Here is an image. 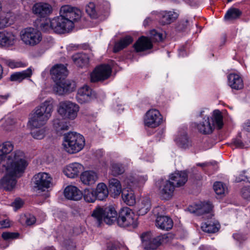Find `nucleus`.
<instances>
[{
  "instance_id": "53",
  "label": "nucleus",
  "mask_w": 250,
  "mask_h": 250,
  "mask_svg": "<svg viewBox=\"0 0 250 250\" xmlns=\"http://www.w3.org/2000/svg\"><path fill=\"white\" fill-rule=\"evenodd\" d=\"M242 196L244 198L250 199V187H244L241 190Z\"/></svg>"
},
{
  "instance_id": "28",
  "label": "nucleus",
  "mask_w": 250,
  "mask_h": 250,
  "mask_svg": "<svg viewBox=\"0 0 250 250\" xmlns=\"http://www.w3.org/2000/svg\"><path fill=\"white\" fill-rule=\"evenodd\" d=\"M16 39L15 36L11 32L5 31L0 32V45L1 46H9L14 44Z\"/></svg>"
},
{
  "instance_id": "2",
  "label": "nucleus",
  "mask_w": 250,
  "mask_h": 250,
  "mask_svg": "<svg viewBox=\"0 0 250 250\" xmlns=\"http://www.w3.org/2000/svg\"><path fill=\"white\" fill-rule=\"evenodd\" d=\"M53 111V105L48 101H45L37 106L28 121L29 125L33 128H40L45 125L50 119Z\"/></svg>"
},
{
  "instance_id": "12",
  "label": "nucleus",
  "mask_w": 250,
  "mask_h": 250,
  "mask_svg": "<svg viewBox=\"0 0 250 250\" xmlns=\"http://www.w3.org/2000/svg\"><path fill=\"white\" fill-rule=\"evenodd\" d=\"M112 69L108 64H102L97 67L91 74V81L97 82L107 79L111 75Z\"/></svg>"
},
{
  "instance_id": "49",
  "label": "nucleus",
  "mask_w": 250,
  "mask_h": 250,
  "mask_svg": "<svg viewBox=\"0 0 250 250\" xmlns=\"http://www.w3.org/2000/svg\"><path fill=\"white\" fill-rule=\"evenodd\" d=\"M45 128H41L40 129L34 130L31 132L32 137L36 139H42L45 136Z\"/></svg>"
},
{
  "instance_id": "44",
  "label": "nucleus",
  "mask_w": 250,
  "mask_h": 250,
  "mask_svg": "<svg viewBox=\"0 0 250 250\" xmlns=\"http://www.w3.org/2000/svg\"><path fill=\"white\" fill-rule=\"evenodd\" d=\"M213 188L218 195H222L227 192V188L222 182H216L214 184Z\"/></svg>"
},
{
  "instance_id": "24",
  "label": "nucleus",
  "mask_w": 250,
  "mask_h": 250,
  "mask_svg": "<svg viewBox=\"0 0 250 250\" xmlns=\"http://www.w3.org/2000/svg\"><path fill=\"white\" fill-rule=\"evenodd\" d=\"M133 46L136 52H142L151 49L152 43L148 38L142 36L136 41Z\"/></svg>"
},
{
  "instance_id": "41",
  "label": "nucleus",
  "mask_w": 250,
  "mask_h": 250,
  "mask_svg": "<svg viewBox=\"0 0 250 250\" xmlns=\"http://www.w3.org/2000/svg\"><path fill=\"white\" fill-rule=\"evenodd\" d=\"M212 120L218 129H221L223 127V115L220 110H215L213 112Z\"/></svg>"
},
{
  "instance_id": "32",
  "label": "nucleus",
  "mask_w": 250,
  "mask_h": 250,
  "mask_svg": "<svg viewBox=\"0 0 250 250\" xmlns=\"http://www.w3.org/2000/svg\"><path fill=\"white\" fill-rule=\"evenodd\" d=\"M95 193L97 199L102 201L105 199L108 195V190L106 185L103 183L98 184Z\"/></svg>"
},
{
  "instance_id": "9",
  "label": "nucleus",
  "mask_w": 250,
  "mask_h": 250,
  "mask_svg": "<svg viewBox=\"0 0 250 250\" xmlns=\"http://www.w3.org/2000/svg\"><path fill=\"white\" fill-rule=\"evenodd\" d=\"M132 210L128 208H123L119 212L117 222L119 226L122 227L132 226L135 228L137 226L136 219Z\"/></svg>"
},
{
  "instance_id": "20",
  "label": "nucleus",
  "mask_w": 250,
  "mask_h": 250,
  "mask_svg": "<svg viewBox=\"0 0 250 250\" xmlns=\"http://www.w3.org/2000/svg\"><path fill=\"white\" fill-rule=\"evenodd\" d=\"M50 74L54 81L66 80L68 71L63 64H56L50 70Z\"/></svg>"
},
{
  "instance_id": "39",
  "label": "nucleus",
  "mask_w": 250,
  "mask_h": 250,
  "mask_svg": "<svg viewBox=\"0 0 250 250\" xmlns=\"http://www.w3.org/2000/svg\"><path fill=\"white\" fill-rule=\"evenodd\" d=\"M109 184L110 190L114 195H119L122 191L120 182L117 179L112 178L109 180Z\"/></svg>"
},
{
  "instance_id": "10",
  "label": "nucleus",
  "mask_w": 250,
  "mask_h": 250,
  "mask_svg": "<svg viewBox=\"0 0 250 250\" xmlns=\"http://www.w3.org/2000/svg\"><path fill=\"white\" fill-rule=\"evenodd\" d=\"M51 25L55 32L62 34L71 30L74 27V23L70 19L63 17L60 15L52 19Z\"/></svg>"
},
{
  "instance_id": "23",
  "label": "nucleus",
  "mask_w": 250,
  "mask_h": 250,
  "mask_svg": "<svg viewBox=\"0 0 250 250\" xmlns=\"http://www.w3.org/2000/svg\"><path fill=\"white\" fill-rule=\"evenodd\" d=\"M179 16V14L174 11H163L159 15V22L162 25L170 24L176 20Z\"/></svg>"
},
{
  "instance_id": "64",
  "label": "nucleus",
  "mask_w": 250,
  "mask_h": 250,
  "mask_svg": "<svg viewBox=\"0 0 250 250\" xmlns=\"http://www.w3.org/2000/svg\"><path fill=\"white\" fill-rule=\"evenodd\" d=\"M208 165V163H198L197 164V166H200V167H205Z\"/></svg>"
},
{
  "instance_id": "27",
  "label": "nucleus",
  "mask_w": 250,
  "mask_h": 250,
  "mask_svg": "<svg viewBox=\"0 0 250 250\" xmlns=\"http://www.w3.org/2000/svg\"><path fill=\"white\" fill-rule=\"evenodd\" d=\"M65 197L70 200H79L81 199L82 193L76 187L70 186L67 187L64 191Z\"/></svg>"
},
{
  "instance_id": "45",
  "label": "nucleus",
  "mask_w": 250,
  "mask_h": 250,
  "mask_svg": "<svg viewBox=\"0 0 250 250\" xmlns=\"http://www.w3.org/2000/svg\"><path fill=\"white\" fill-rule=\"evenodd\" d=\"M178 145L183 148H186L191 146V142L188 140L186 134H184L181 137L177 139Z\"/></svg>"
},
{
  "instance_id": "40",
  "label": "nucleus",
  "mask_w": 250,
  "mask_h": 250,
  "mask_svg": "<svg viewBox=\"0 0 250 250\" xmlns=\"http://www.w3.org/2000/svg\"><path fill=\"white\" fill-rule=\"evenodd\" d=\"M111 174L114 176H117L124 173L125 169L124 166L118 163L111 164L110 167Z\"/></svg>"
},
{
  "instance_id": "30",
  "label": "nucleus",
  "mask_w": 250,
  "mask_h": 250,
  "mask_svg": "<svg viewBox=\"0 0 250 250\" xmlns=\"http://www.w3.org/2000/svg\"><path fill=\"white\" fill-rule=\"evenodd\" d=\"M229 85L236 90L242 89L244 86L243 81L241 77L236 74H230L228 76Z\"/></svg>"
},
{
  "instance_id": "15",
  "label": "nucleus",
  "mask_w": 250,
  "mask_h": 250,
  "mask_svg": "<svg viewBox=\"0 0 250 250\" xmlns=\"http://www.w3.org/2000/svg\"><path fill=\"white\" fill-rule=\"evenodd\" d=\"M35 188L38 190L44 191L50 187L51 177L45 172L39 173L34 176Z\"/></svg>"
},
{
  "instance_id": "17",
  "label": "nucleus",
  "mask_w": 250,
  "mask_h": 250,
  "mask_svg": "<svg viewBox=\"0 0 250 250\" xmlns=\"http://www.w3.org/2000/svg\"><path fill=\"white\" fill-rule=\"evenodd\" d=\"M205 110H201L199 117L203 118L204 121L196 125L198 131L204 134H209L212 132L213 125H211L209 122V116L205 114Z\"/></svg>"
},
{
  "instance_id": "43",
  "label": "nucleus",
  "mask_w": 250,
  "mask_h": 250,
  "mask_svg": "<svg viewBox=\"0 0 250 250\" xmlns=\"http://www.w3.org/2000/svg\"><path fill=\"white\" fill-rule=\"evenodd\" d=\"M83 198L84 200L88 203H93L97 199L95 190L92 189H85L83 192Z\"/></svg>"
},
{
  "instance_id": "42",
  "label": "nucleus",
  "mask_w": 250,
  "mask_h": 250,
  "mask_svg": "<svg viewBox=\"0 0 250 250\" xmlns=\"http://www.w3.org/2000/svg\"><path fill=\"white\" fill-rule=\"evenodd\" d=\"M53 124L54 128L57 131L67 130L69 129V125L66 122H64L58 118L55 119L53 121Z\"/></svg>"
},
{
  "instance_id": "56",
  "label": "nucleus",
  "mask_w": 250,
  "mask_h": 250,
  "mask_svg": "<svg viewBox=\"0 0 250 250\" xmlns=\"http://www.w3.org/2000/svg\"><path fill=\"white\" fill-rule=\"evenodd\" d=\"M36 219L34 216L29 215L27 217L26 220V224L28 226H30L34 224L36 222Z\"/></svg>"
},
{
  "instance_id": "18",
  "label": "nucleus",
  "mask_w": 250,
  "mask_h": 250,
  "mask_svg": "<svg viewBox=\"0 0 250 250\" xmlns=\"http://www.w3.org/2000/svg\"><path fill=\"white\" fill-rule=\"evenodd\" d=\"M212 205L210 202H203L194 206H189L188 208V211L197 215L209 214L208 216H211L212 214L210 213V212L212 209Z\"/></svg>"
},
{
  "instance_id": "31",
  "label": "nucleus",
  "mask_w": 250,
  "mask_h": 250,
  "mask_svg": "<svg viewBox=\"0 0 250 250\" xmlns=\"http://www.w3.org/2000/svg\"><path fill=\"white\" fill-rule=\"evenodd\" d=\"M32 75V69L29 67L26 70L11 74L10 79L11 81L21 82L23 80L30 78Z\"/></svg>"
},
{
  "instance_id": "29",
  "label": "nucleus",
  "mask_w": 250,
  "mask_h": 250,
  "mask_svg": "<svg viewBox=\"0 0 250 250\" xmlns=\"http://www.w3.org/2000/svg\"><path fill=\"white\" fill-rule=\"evenodd\" d=\"M82 182L86 185L94 184L98 179V176L96 172L91 170H87L83 172L81 175Z\"/></svg>"
},
{
  "instance_id": "52",
  "label": "nucleus",
  "mask_w": 250,
  "mask_h": 250,
  "mask_svg": "<svg viewBox=\"0 0 250 250\" xmlns=\"http://www.w3.org/2000/svg\"><path fill=\"white\" fill-rule=\"evenodd\" d=\"M152 38L156 42H160L163 40V34L157 32L156 30H153L151 32Z\"/></svg>"
},
{
  "instance_id": "1",
  "label": "nucleus",
  "mask_w": 250,
  "mask_h": 250,
  "mask_svg": "<svg viewBox=\"0 0 250 250\" xmlns=\"http://www.w3.org/2000/svg\"><path fill=\"white\" fill-rule=\"evenodd\" d=\"M13 148L14 145L10 141L4 142L0 145V168L1 167L8 165H18L21 163L28 164L22 151L17 150L10 153Z\"/></svg>"
},
{
  "instance_id": "19",
  "label": "nucleus",
  "mask_w": 250,
  "mask_h": 250,
  "mask_svg": "<svg viewBox=\"0 0 250 250\" xmlns=\"http://www.w3.org/2000/svg\"><path fill=\"white\" fill-rule=\"evenodd\" d=\"M94 96V92L87 85H84L79 89L76 99L81 104L89 102Z\"/></svg>"
},
{
  "instance_id": "4",
  "label": "nucleus",
  "mask_w": 250,
  "mask_h": 250,
  "mask_svg": "<svg viewBox=\"0 0 250 250\" xmlns=\"http://www.w3.org/2000/svg\"><path fill=\"white\" fill-rule=\"evenodd\" d=\"M63 146L64 149L70 154L80 151L84 147V137L76 132H69L65 135Z\"/></svg>"
},
{
  "instance_id": "54",
  "label": "nucleus",
  "mask_w": 250,
  "mask_h": 250,
  "mask_svg": "<svg viewBox=\"0 0 250 250\" xmlns=\"http://www.w3.org/2000/svg\"><path fill=\"white\" fill-rule=\"evenodd\" d=\"M233 144L237 148H243L244 147V144L242 141L238 138L234 139L233 140Z\"/></svg>"
},
{
  "instance_id": "62",
  "label": "nucleus",
  "mask_w": 250,
  "mask_h": 250,
  "mask_svg": "<svg viewBox=\"0 0 250 250\" xmlns=\"http://www.w3.org/2000/svg\"><path fill=\"white\" fill-rule=\"evenodd\" d=\"M125 182L126 183L127 185L129 187H132L134 186L133 182L131 181L130 182L128 181V180H125Z\"/></svg>"
},
{
  "instance_id": "58",
  "label": "nucleus",
  "mask_w": 250,
  "mask_h": 250,
  "mask_svg": "<svg viewBox=\"0 0 250 250\" xmlns=\"http://www.w3.org/2000/svg\"><path fill=\"white\" fill-rule=\"evenodd\" d=\"M243 128L248 132H250V121H246L243 125Z\"/></svg>"
},
{
  "instance_id": "61",
  "label": "nucleus",
  "mask_w": 250,
  "mask_h": 250,
  "mask_svg": "<svg viewBox=\"0 0 250 250\" xmlns=\"http://www.w3.org/2000/svg\"><path fill=\"white\" fill-rule=\"evenodd\" d=\"M179 54L180 56L182 57H184L186 55L184 47H182L179 49Z\"/></svg>"
},
{
  "instance_id": "59",
  "label": "nucleus",
  "mask_w": 250,
  "mask_h": 250,
  "mask_svg": "<svg viewBox=\"0 0 250 250\" xmlns=\"http://www.w3.org/2000/svg\"><path fill=\"white\" fill-rule=\"evenodd\" d=\"M147 180V177L146 175L141 176L138 177V182L140 184L144 183Z\"/></svg>"
},
{
  "instance_id": "6",
  "label": "nucleus",
  "mask_w": 250,
  "mask_h": 250,
  "mask_svg": "<svg viewBox=\"0 0 250 250\" xmlns=\"http://www.w3.org/2000/svg\"><path fill=\"white\" fill-rule=\"evenodd\" d=\"M92 216L95 219L96 224L100 226L103 220L108 224L111 225L117 219V213L112 207H107L103 209L98 208L94 209Z\"/></svg>"
},
{
  "instance_id": "46",
  "label": "nucleus",
  "mask_w": 250,
  "mask_h": 250,
  "mask_svg": "<svg viewBox=\"0 0 250 250\" xmlns=\"http://www.w3.org/2000/svg\"><path fill=\"white\" fill-rule=\"evenodd\" d=\"M85 11L91 18L95 19L97 18V13L94 3L89 2L85 7Z\"/></svg>"
},
{
  "instance_id": "48",
  "label": "nucleus",
  "mask_w": 250,
  "mask_h": 250,
  "mask_svg": "<svg viewBox=\"0 0 250 250\" xmlns=\"http://www.w3.org/2000/svg\"><path fill=\"white\" fill-rule=\"evenodd\" d=\"M9 21V14L8 13H0V29L9 26L10 23Z\"/></svg>"
},
{
  "instance_id": "63",
  "label": "nucleus",
  "mask_w": 250,
  "mask_h": 250,
  "mask_svg": "<svg viewBox=\"0 0 250 250\" xmlns=\"http://www.w3.org/2000/svg\"><path fill=\"white\" fill-rule=\"evenodd\" d=\"M3 73V69L2 67L0 64V79L2 78V75Z\"/></svg>"
},
{
  "instance_id": "8",
  "label": "nucleus",
  "mask_w": 250,
  "mask_h": 250,
  "mask_svg": "<svg viewBox=\"0 0 250 250\" xmlns=\"http://www.w3.org/2000/svg\"><path fill=\"white\" fill-rule=\"evenodd\" d=\"M21 41L26 44L33 46L38 44L42 40L41 33L36 29L28 27L21 32Z\"/></svg>"
},
{
  "instance_id": "13",
  "label": "nucleus",
  "mask_w": 250,
  "mask_h": 250,
  "mask_svg": "<svg viewBox=\"0 0 250 250\" xmlns=\"http://www.w3.org/2000/svg\"><path fill=\"white\" fill-rule=\"evenodd\" d=\"M60 14L63 17L70 19L74 23L80 19L82 12L79 9L76 7L69 5H64L60 8Z\"/></svg>"
},
{
  "instance_id": "7",
  "label": "nucleus",
  "mask_w": 250,
  "mask_h": 250,
  "mask_svg": "<svg viewBox=\"0 0 250 250\" xmlns=\"http://www.w3.org/2000/svg\"><path fill=\"white\" fill-rule=\"evenodd\" d=\"M79 109V106L75 103L64 101L59 103L58 112L62 118L73 120L77 117Z\"/></svg>"
},
{
  "instance_id": "50",
  "label": "nucleus",
  "mask_w": 250,
  "mask_h": 250,
  "mask_svg": "<svg viewBox=\"0 0 250 250\" xmlns=\"http://www.w3.org/2000/svg\"><path fill=\"white\" fill-rule=\"evenodd\" d=\"M52 19L46 20L45 21L41 24V28L44 32H48L50 29L53 30V27L51 25Z\"/></svg>"
},
{
  "instance_id": "38",
  "label": "nucleus",
  "mask_w": 250,
  "mask_h": 250,
  "mask_svg": "<svg viewBox=\"0 0 250 250\" xmlns=\"http://www.w3.org/2000/svg\"><path fill=\"white\" fill-rule=\"evenodd\" d=\"M242 14V11L238 8L232 7L226 12L224 19L227 21H230L239 19Z\"/></svg>"
},
{
  "instance_id": "36",
  "label": "nucleus",
  "mask_w": 250,
  "mask_h": 250,
  "mask_svg": "<svg viewBox=\"0 0 250 250\" xmlns=\"http://www.w3.org/2000/svg\"><path fill=\"white\" fill-rule=\"evenodd\" d=\"M122 197L123 201L126 205L130 206L135 205L136 199L132 190H124L122 192Z\"/></svg>"
},
{
  "instance_id": "34",
  "label": "nucleus",
  "mask_w": 250,
  "mask_h": 250,
  "mask_svg": "<svg viewBox=\"0 0 250 250\" xmlns=\"http://www.w3.org/2000/svg\"><path fill=\"white\" fill-rule=\"evenodd\" d=\"M73 62L78 67H82L86 65L88 62L89 58L87 55L84 53H78L72 57Z\"/></svg>"
},
{
  "instance_id": "16",
  "label": "nucleus",
  "mask_w": 250,
  "mask_h": 250,
  "mask_svg": "<svg viewBox=\"0 0 250 250\" xmlns=\"http://www.w3.org/2000/svg\"><path fill=\"white\" fill-rule=\"evenodd\" d=\"M56 83L53 87L54 91L58 95H62L73 91L75 84L68 80L55 81Z\"/></svg>"
},
{
  "instance_id": "14",
  "label": "nucleus",
  "mask_w": 250,
  "mask_h": 250,
  "mask_svg": "<svg viewBox=\"0 0 250 250\" xmlns=\"http://www.w3.org/2000/svg\"><path fill=\"white\" fill-rule=\"evenodd\" d=\"M161 182L159 186V195L161 199L168 200L171 198L175 189L174 183L168 180L163 181Z\"/></svg>"
},
{
  "instance_id": "21",
  "label": "nucleus",
  "mask_w": 250,
  "mask_h": 250,
  "mask_svg": "<svg viewBox=\"0 0 250 250\" xmlns=\"http://www.w3.org/2000/svg\"><path fill=\"white\" fill-rule=\"evenodd\" d=\"M33 12L40 17H45L49 15L52 12V6L46 3H37L32 8Z\"/></svg>"
},
{
  "instance_id": "5",
  "label": "nucleus",
  "mask_w": 250,
  "mask_h": 250,
  "mask_svg": "<svg viewBox=\"0 0 250 250\" xmlns=\"http://www.w3.org/2000/svg\"><path fill=\"white\" fill-rule=\"evenodd\" d=\"M172 237V234L169 233L154 236L149 232L143 233L141 236L145 250H155L161 243L167 242Z\"/></svg>"
},
{
  "instance_id": "33",
  "label": "nucleus",
  "mask_w": 250,
  "mask_h": 250,
  "mask_svg": "<svg viewBox=\"0 0 250 250\" xmlns=\"http://www.w3.org/2000/svg\"><path fill=\"white\" fill-rule=\"evenodd\" d=\"M151 208L150 199L148 197H143L141 199V202L138 205V213L139 215L146 214Z\"/></svg>"
},
{
  "instance_id": "57",
  "label": "nucleus",
  "mask_w": 250,
  "mask_h": 250,
  "mask_svg": "<svg viewBox=\"0 0 250 250\" xmlns=\"http://www.w3.org/2000/svg\"><path fill=\"white\" fill-rule=\"evenodd\" d=\"M10 226L9 220L4 219L0 221V229L8 228Z\"/></svg>"
},
{
  "instance_id": "26",
  "label": "nucleus",
  "mask_w": 250,
  "mask_h": 250,
  "mask_svg": "<svg viewBox=\"0 0 250 250\" xmlns=\"http://www.w3.org/2000/svg\"><path fill=\"white\" fill-rule=\"evenodd\" d=\"M173 221L172 219L166 216H158L156 220V226L162 229L168 230L173 227Z\"/></svg>"
},
{
  "instance_id": "47",
  "label": "nucleus",
  "mask_w": 250,
  "mask_h": 250,
  "mask_svg": "<svg viewBox=\"0 0 250 250\" xmlns=\"http://www.w3.org/2000/svg\"><path fill=\"white\" fill-rule=\"evenodd\" d=\"M19 233L15 232L5 231L1 234V237L4 240L6 241H10L17 239L19 238Z\"/></svg>"
},
{
  "instance_id": "60",
  "label": "nucleus",
  "mask_w": 250,
  "mask_h": 250,
  "mask_svg": "<svg viewBox=\"0 0 250 250\" xmlns=\"http://www.w3.org/2000/svg\"><path fill=\"white\" fill-rule=\"evenodd\" d=\"M9 97V95H6L4 96L0 95V104L5 102Z\"/></svg>"
},
{
  "instance_id": "55",
  "label": "nucleus",
  "mask_w": 250,
  "mask_h": 250,
  "mask_svg": "<svg viewBox=\"0 0 250 250\" xmlns=\"http://www.w3.org/2000/svg\"><path fill=\"white\" fill-rule=\"evenodd\" d=\"M23 202L20 199H16L15 201L12 203V206L15 208V210H17L22 206Z\"/></svg>"
},
{
  "instance_id": "25",
  "label": "nucleus",
  "mask_w": 250,
  "mask_h": 250,
  "mask_svg": "<svg viewBox=\"0 0 250 250\" xmlns=\"http://www.w3.org/2000/svg\"><path fill=\"white\" fill-rule=\"evenodd\" d=\"M169 180L174 183L175 187H181L185 185L188 180V175L184 171H180L171 174Z\"/></svg>"
},
{
  "instance_id": "37",
  "label": "nucleus",
  "mask_w": 250,
  "mask_h": 250,
  "mask_svg": "<svg viewBox=\"0 0 250 250\" xmlns=\"http://www.w3.org/2000/svg\"><path fill=\"white\" fill-rule=\"evenodd\" d=\"M133 42L132 38L127 36L121 39L120 41L115 43L114 47V52L116 53L127 47Z\"/></svg>"
},
{
  "instance_id": "11",
  "label": "nucleus",
  "mask_w": 250,
  "mask_h": 250,
  "mask_svg": "<svg viewBox=\"0 0 250 250\" xmlns=\"http://www.w3.org/2000/svg\"><path fill=\"white\" fill-rule=\"evenodd\" d=\"M163 123V116L160 111L154 108L148 110L144 117V123L146 127L155 128Z\"/></svg>"
},
{
  "instance_id": "3",
  "label": "nucleus",
  "mask_w": 250,
  "mask_h": 250,
  "mask_svg": "<svg viewBox=\"0 0 250 250\" xmlns=\"http://www.w3.org/2000/svg\"><path fill=\"white\" fill-rule=\"evenodd\" d=\"M18 165H8L1 167L2 171H6L5 175L0 180V188L7 191L12 190L15 187L17 177L24 172L28 164H20Z\"/></svg>"
},
{
  "instance_id": "35",
  "label": "nucleus",
  "mask_w": 250,
  "mask_h": 250,
  "mask_svg": "<svg viewBox=\"0 0 250 250\" xmlns=\"http://www.w3.org/2000/svg\"><path fill=\"white\" fill-rule=\"evenodd\" d=\"M220 228V224L218 222L208 221L202 224L201 229L203 231L208 233H215Z\"/></svg>"
},
{
  "instance_id": "22",
  "label": "nucleus",
  "mask_w": 250,
  "mask_h": 250,
  "mask_svg": "<svg viewBox=\"0 0 250 250\" xmlns=\"http://www.w3.org/2000/svg\"><path fill=\"white\" fill-rule=\"evenodd\" d=\"M83 169V167L81 164L73 163L66 166L63 170V172L67 177L74 178L79 175Z\"/></svg>"
},
{
  "instance_id": "51",
  "label": "nucleus",
  "mask_w": 250,
  "mask_h": 250,
  "mask_svg": "<svg viewBox=\"0 0 250 250\" xmlns=\"http://www.w3.org/2000/svg\"><path fill=\"white\" fill-rule=\"evenodd\" d=\"M7 65L12 68L16 67H23L26 65L21 62H15L12 60H8L7 61Z\"/></svg>"
}]
</instances>
